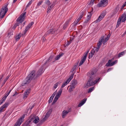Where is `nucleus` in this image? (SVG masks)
Masks as SVG:
<instances>
[{
	"mask_svg": "<svg viewBox=\"0 0 126 126\" xmlns=\"http://www.w3.org/2000/svg\"><path fill=\"white\" fill-rule=\"evenodd\" d=\"M119 9V8L118 7H116L114 10V14L116 13L118 10Z\"/></svg>",
	"mask_w": 126,
	"mask_h": 126,
	"instance_id": "41",
	"label": "nucleus"
},
{
	"mask_svg": "<svg viewBox=\"0 0 126 126\" xmlns=\"http://www.w3.org/2000/svg\"><path fill=\"white\" fill-rule=\"evenodd\" d=\"M70 20V19H69L65 22V24H64L63 28L64 30H65L66 28L67 27V26L68 25V23Z\"/></svg>",
	"mask_w": 126,
	"mask_h": 126,
	"instance_id": "29",
	"label": "nucleus"
},
{
	"mask_svg": "<svg viewBox=\"0 0 126 126\" xmlns=\"http://www.w3.org/2000/svg\"><path fill=\"white\" fill-rule=\"evenodd\" d=\"M9 76H8L6 79L4 80L2 84V86H3L5 84L6 81L9 79Z\"/></svg>",
	"mask_w": 126,
	"mask_h": 126,
	"instance_id": "36",
	"label": "nucleus"
},
{
	"mask_svg": "<svg viewBox=\"0 0 126 126\" xmlns=\"http://www.w3.org/2000/svg\"><path fill=\"white\" fill-rule=\"evenodd\" d=\"M54 6V5L52 4L50 6H49L47 9V13H49L50 11L52 9Z\"/></svg>",
	"mask_w": 126,
	"mask_h": 126,
	"instance_id": "26",
	"label": "nucleus"
},
{
	"mask_svg": "<svg viewBox=\"0 0 126 126\" xmlns=\"http://www.w3.org/2000/svg\"><path fill=\"white\" fill-rule=\"evenodd\" d=\"M52 110L51 109H50L48 111L46 115L44 118L43 120L44 121H45L49 117L52 112Z\"/></svg>",
	"mask_w": 126,
	"mask_h": 126,
	"instance_id": "18",
	"label": "nucleus"
},
{
	"mask_svg": "<svg viewBox=\"0 0 126 126\" xmlns=\"http://www.w3.org/2000/svg\"><path fill=\"white\" fill-rule=\"evenodd\" d=\"M53 58V56H50L49 57L47 61L48 62H50V61Z\"/></svg>",
	"mask_w": 126,
	"mask_h": 126,
	"instance_id": "45",
	"label": "nucleus"
},
{
	"mask_svg": "<svg viewBox=\"0 0 126 126\" xmlns=\"http://www.w3.org/2000/svg\"><path fill=\"white\" fill-rule=\"evenodd\" d=\"M34 106V105H32V107H31V108H30V109L31 110L32 109V108Z\"/></svg>",
	"mask_w": 126,
	"mask_h": 126,
	"instance_id": "64",
	"label": "nucleus"
},
{
	"mask_svg": "<svg viewBox=\"0 0 126 126\" xmlns=\"http://www.w3.org/2000/svg\"><path fill=\"white\" fill-rule=\"evenodd\" d=\"M86 99H84L82 100L80 103L78 104V106L79 107H80L83 105L86 102Z\"/></svg>",
	"mask_w": 126,
	"mask_h": 126,
	"instance_id": "23",
	"label": "nucleus"
},
{
	"mask_svg": "<svg viewBox=\"0 0 126 126\" xmlns=\"http://www.w3.org/2000/svg\"><path fill=\"white\" fill-rule=\"evenodd\" d=\"M77 81L76 80L74 79L71 81V85L75 87V86L77 84Z\"/></svg>",
	"mask_w": 126,
	"mask_h": 126,
	"instance_id": "30",
	"label": "nucleus"
},
{
	"mask_svg": "<svg viewBox=\"0 0 126 126\" xmlns=\"http://www.w3.org/2000/svg\"><path fill=\"white\" fill-rule=\"evenodd\" d=\"M107 0H101L100 2L97 4V6L99 7H104L107 5Z\"/></svg>",
	"mask_w": 126,
	"mask_h": 126,
	"instance_id": "8",
	"label": "nucleus"
},
{
	"mask_svg": "<svg viewBox=\"0 0 126 126\" xmlns=\"http://www.w3.org/2000/svg\"><path fill=\"white\" fill-rule=\"evenodd\" d=\"M33 120V123H37L39 121V118L37 116L35 117H32L28 121H27L29 124L31 121Z\"/></svg>",
	"mask_w": 126,
	"mask_h": 126,
	"instance_id": "11",
	"label": "nucleus"
},
{
	"mask_svg": "<svg viewBox=\"0 0 126 126\" xmlns=\"http://www.w3.org/2000/svg\"><path fill=\"white\" fill-rule=\"evenodd\" d=\"M27 32V31H26V30H25V31H24V32L22 34V35L23 36H25V35Z\"/></svg>",
	"mask_w": 126,
	"mask_h": 126,
	"instance_id": "55",
	"label": "nucleus"
},
{
	"mask_svg": "<svg viewBox=\"0 0 126 126\" xmlns=\"http://www.w3.org/2000/svg\"><path fill=\"white\" fill-rule=\"evenodd\" d=\"M34 24V23L33 22H32L28 24V26L26 27V28L25 29V30H26V31H28L29 29L31 27V26L32 25Z\"/></svg>",
	"mask_w": 126,
	"mask_h": 126,
	"instance_id": "27",
	"label": "nucleus"
},
{
	"mask_svg": "<svg viewBox=\"0 0 126 126\" xmlns=\"http://www.w3.org/2000/svg\"><path fill=\"white\" fill-rule=\"evenodd\" d=\"M103 37L100 39V40L97 43V47H94V48H93L91 52V53L94 54L95 51L97 52L98 51L101 45V42L103 39Z\"/></svg>",
	"mask_w": 126,
	"mask_h": 126,
	"instance_id": "3",
	"label": "nucleus"
},
{
	"mask_svg": "<svg viewBox=\"0 0 126 126\" xmlns=\"http://www.w3.org/2000/svg\"><path fill=\"white\" fill-rule=\"evenodd\" d=\"M64 54L63 53H60L59 55L57 56L55 58V61L58 60Z\"/></svg>",
	"mask_w": 126,
	"mask_h": 126,
	"instance_id": "25",
	"label": "nucleus"
},
{
	"mask_svg": "<svg viewBox=\"0 0 126 126\" xmlns=\"http://www.w3.org/2000/svg\"><path fill=\"white\" fill-rule=\"evenodd\" d=\"M79 16V17L78 18V19L80 20L82 18V17Z\"/></svg>",
	"mask_w": 126,
	"mask_h": 126,
	"instance_id": "60",
	"label": "nucleus"
},
{
	"mask_svg": "<svg viewBox=\"0 0 126 126\" xmlns=\"http://www.w3.org/2000/svg\"><path fill=\"white\" fill-rule=\"evenodd\" d=\"M25 114H23L16 123L14 126H20L24 120Z\"/></svg>",
	"mask_w": 126,
	"mask_h": 126,
	"instance_id": "4",
	"label": "nucleus"
},
{
	"mask_svg": "<svg viewBox=\"0 0 126 126\" xmlns=\"http://www.w3.org/2000/svg\"><path fill=\"white\" fill-rule=\"evenodd\" d=\"M6 98L4 96L2 99V101H3V102H4V101H5V100L6 99Z\"/></svg>",
	"mask_w": 126,
	"mask_h": 126,
	"instance_id": "53",
	"label": "nucleus"
},
{
	"mask_svg": "<svg viewBox=\"0 0 126 126\" xmlns=\"http://www.w3.org/2000/svg\"><path fill=\"white\" fill-rule=\"evenodd\" d=\"M52 110L51 109H50L48 111L46 115L44 118L43 120L44 121H45L49 117L52 112Z\"/></svg>",
	"mask_w": 126,
	"mask_h": 126,
	"instance_id": "16",
	"label": "nucleus"
},
{
	"mask_svg": "<svg viewBox=\"0 0 126 126\" xmlns=\"http://www.w3.org/2000/svg\"><path fill=\"white\" fill-rule=\"evenodd\" d=\"M96 0H92L90 2L88 3V4L89 5H92L94 3V2H95V3L96 2Z\"/></svg>",
	"mask_w": 126,
	"mask_h": 126,
	"instance_id": "34",
	"label": "nucleus"
},
{
	"mask_svg": "<svg viewBox=\"0 0 126 126\" xmlns=\"http://www.w3.org/2000/svg\"><path fill=\"white\" fill-rule=\"evenodd\" d=\"M71 111V109L70 108L68 110H63L62 113V116L63 118H64L66 115L68 113L70 112Z\"/></svg>",
	"mask_w": 126,
	"mask_h": 126,
	"instance_id": "13",
	"label": "nucleus"
},
{
	"mask_svg": "<svg viewBox=\"0 0 126 126\" xmlns=\"http://www.w3.org/2000/svg\"><path fill=\"white\" fill-rule=\"evenodd\" d=\"M60 95H61L57 93L54 98L53 101L52 102V104H53L56 102V101H57L58 98L60 96Z\"/></svg>",
	"mask_w": 126,
	"mask_h": 126,
	"instance_id": "21",
	"label": "nucleus"
},
{
	"mask_svg": "<svg viewBox=\"0 0 126 126\" xmlns=\"http://www.w3.org/2000/svg\"><path fill=\"white\" fill-rule=\"evenodd\" d=\"M69 87V88L68 91L69 92H71L75 88V87L71 85L68 86L67 89Z\"/></svg>",
	"mask_w": 126,
	"mask_h": 126,
	"instance_id": "28",
	"label": "nucleus"
},
{
	"mask_svg": "<svg viewBox=\"0 0 126 126\" xmlns=\"http://www.w3.org/2000/svg\"><path fill=\"white\" fill-rule=\"evenodd\" d=\"M70 43H69V42H68L67 44H66V45L67 46L69 45L70 44Z\"/></svg>",
	"mask_w": 126,
	"mask_h": 126,
	"instance_id": "62",
	"label": "nucleus"
},
{
	"mask_svg": "<svg viewBox=\"0 0 126 126\" xmlns=\"http://www.w3.org/2000/svg\"><path fill=\"white\" fill-rule=\"evenodd\" d=\"M26 14V12L22 13L19 17L17 19L16 21L18 22H19L20 23H22L23 21V17Z\"/></svg>",
	"mask_w": 126,
	"mask_h": 126,
	"instance_id": "12",
	"label": "nucleus"
},
{
	"mask_svg": "<svg viewBox=\"0 0 126 126\" xmlns=\"http://www.w3.org/2000/svg\"><path fill=\"white\" fill-rule=\"evenodd\" d=\"M74 74V73H73L72 74L71 76L69 77V78L65 82H63L61 86V88L64 87L65 86L69 83L73 78Z\"/></svg>",
	"mask_w": 126,
	"mask_h": 126,
	"instance_id": "6",
	"label": "nucleus"
},
{
	"mask_svg": "<svg viewBox=\"0 0 126 126\" xmlns=\"http://www.w3.org/2000/svg\"><path fill=\"white\" fill-rule=\"evenodd\" d=\"M43 2V1H39L38 4H37V5L38 6H39L40 5H41L42 4V3Z\"/></svg>",
	"mask_w": 126,
	"mask_h": 126,
	"instance_id": "51",
	"label": "nucleus"
},
{
	"mask_svg": "<svg viewBox=\"0 0 126 126\" xmlns=\"http://www.w3.org/2000/svg\"><path fill=\"white\" fill-rule=\"evenodd\" d=\"M126 52V51H123L119 53L118 55V57H120L123 56Z\"/></svg>",
	"mask_w": 126,
	"mask_h": 126,
	"instance_id": "32",
	"label": "nucleus"
},
{
	"mask_svg": "<svg viewBox=\"0 0 126 126\" xmlns=\"http://www.w3.org/2000/svg\"><path fill=\"white\" fill-rule=\"evenodd\" d=\"M106 14V12L105 11L103 12L101 14L100 16L98 17V18L94 21V22L96 23L100 21L104 17Z\"/></svg>",
	"mask_w": 126,
	"mask_h": 126,
	"instance_id": "7",
	"label": "nucleus"
},
{
	"mask_svg": "<svg viewBox=\"0 0 126 126\" xmlns=\"http://www.w3.org/2000/svg\"><path fill=\"white\" fill-rule=\"evenodd\" d=\"M57 91H56L55 92L52 94V95L50 97H51V98H53L54 96L56 94V92Z\"/></svg>",
	"mask_w": 126,
	"mask_h": 126,
	"instance_id": "49",
	"label": "nucleus"
},
{
	"mask_svg": "<svg viewBox=\"0 0 126 126\" xmlns=\"http://www.w3.org/2000/svg\"><path fill=\"white\" fill-rule=\"evenodd\" d=\"M92 15V14L90 13L87 16V19L84 22L87 23L90 19Z\"/></svg>",
	"mask_w": 126,
	"mask_h": 126,
	"instance_id": "31",
	"label": "nucleus"
},
{
	"mask_svg": "<svg viewBox=\"0 0 126 126\" xmlns=\"http://www.w3.org/2000/svg\"><path fill=\"white\" fill-rule=\"evenodd\" d=\"M112 59L109 60L107 63L106 64V66L107 67L111 66L116 64L117 62V60H115L112 62Z\"/></svg>",
	"mask_w": 126,
	"mask_h": 126,
	"instance_id": "9",
	"label": "nucleus"
},
{
	"mask_svg": "<svg viewBox=\"0 0 126 126\" xmlns=\"http://www.w3.org/2000/svg\"><path fill=\"white\" fill-rule=\"evenodd\" d=\"M43 67H41L36 73L35 71L33 70L32 71L30 74L28 75L32 79H35L38 77V76L41 75L43 73Z\"/></svg>",
	"mask_w": 126,
	"mask_h": 126,
	"instance_id": "2",
	"label": "nucleus"
},
{
	"mask_svg": "<svg viewBox=\"0 0 126 126\" xmlns=\"http://www.w3.org/2000/svg\"><path fill=\"white\" fill-rule=\"evenodd\" d=\"M97 71L96 69L94 68L91 72L88 73L89 79L85 85L86 87L88 88L94 85L99 80L100 78L97 76Z\"/></svg>",
	"mask_w": 126,
	"mask_h": 126,
	"instance_id": "1",
	"label": "nucleus"
},
{
	"mask_svg": "<svg viewBox=\"0 0 126 126\" xmlns=\"http://www.w3.org/2000/svg\"><path fill=\"white\" fill-rule=\"evenodd\" d=\"M19 23H20L19 22H17L15 23L13 27V29H15L17 26L19 25Z\"/></svg>",
	"mask_w": 126,
	"mask_h": 126,
	"instance_id": "38",
	"label": "nucleus"
},
{
	"mask_svg": "<svg viewBox=\"0 0 126 126\" xmlns=\"http://www.w3.org/2000/svg\"><path fill=\"white\" fill-rule=\"evenodd\" d=\"M121 20H122L121 19L119 18L118 19L117 21V24L116 25V27H119L121 23Z\"/></svg>",
	"mask_w": 126,
	"mask_h": 126,
	"instance_id": "33",
	"label": "nucleus"
},
{
	"mask_svg": "<svg viewBox=\"0 0 126 126\" xmlns=\"http://www.w3.org/2000/svg\"><path fill=\"white\" fill-rule=\"evenodd\" d=\"M32 80V79L28 75L25 79L24 82L22 83V85L23 86L26 85L29 83Z\"/></svg>",
	"mask_w": 126,
	"mask_h": 126,
	"instance_id": "10",
	"label": "nucleus"
},
{
	"mask_svg": "<svg viewBox=\"0 0 126 126\" xmlns=\"http://www.w3.org/2000/svg\"><path fill=\"white\" fill-rule=\"evenodd\" d=\"M110 36V35L109 34L106 37H107V38L108 39H109V38Z\"/></svg>",
	"mask_w": 126,
	"mask_h": 126,
	"instance_id": "61",
	"label": "nucleus"
},
{
	"mask_svg": "<svg viewBox=\"0 0 126 126\" xmlns=\"http://www.w3.org/2000/svg\"><path fill=\"white\" fill-rule=\"evenodd\" d=\"M52 110L51 109H50L48 111L46 115L44 118L43 120L44 121H45L49 117L52 112Z\"/></svg>",
	"mask_w": 126,
	"mask_h": 126,
	"instance_id": "17",
	"label": "nucleus"
},
{
	"mask_svg": "<svg viewBox=\"0 0 126 126\" xmlns=\"http://www.w3.org/2000/svg\"><path fill=\"white\" fill-rule=\"evenodd\" d=\"M76 65L74 66L71 70V72H73L74 70L76 69Z\"/></svg>",
	"mask_w": 126,
	"mask_h": 126,
	"instance_id": "48",
	"label": "nucleus"
},
{
	"mask_svg": "<svg viewBox=\"0 0 126 126\" xmlns=\"http://www.w3.org/2000/svg\"><path fill=\"white\" fill-rule=\"evenodd\" d=\"M52 110L51 109H50L48 111L46 115L44 118L43 120L44 121H45L49 117L52 112Z\"/></svg>",
	"mask_w": 126,
	"mask_h": 126,
	"instance_id": "19",
	"label": "nucleus"
},
{
	"mask_svg": "<svg viewBox=\"0 0 126 126\" xmlns=\"http://www.w3.org/2000/svg\"><path fill=\"white\" fill-rule=\"evenodd\" d=\"M27 32V31H26V30H25V31H24V32L22 34V35L23 36H25V35Z\"/></svg>",
	"mask_w": 126,
	"mask_h": 126,
	"instance_id": "54",
	"label": "nucleus"
},
{
	"mask_svg": "<svg viewBox=\"0 0 126 126\" xmlns=\"http://www.w3.org/2000/svg\"><path fill=\"white\" fill-rule=\"evenodd\" d=\"M94 54H92L91 53H89V59L91 58L93 56V55Z\"/></svg>",
	"mask_w": 126,
	"mask_h": 126,
	"instance_id": "47",
	"label": "nucleus"
},
{
	"mask_svg": "<svg viewBox=\"0 0 126 126\" xmlns=\"http://www.w3.org/2000/svg\"><path fill=\"white\" fill-rule=\"evenodd\" d=\"M12 90L11 89V90H10L9 92H8V93H8V94H9L11 92V91H12Z\"/></svg>",
	"mask_w": 126,
	"mask_h": 126,
	"instance_id": "63",
	"label": "nucleus"
},
{
	"mask_svg": "<svg viewBox=\"0 0 126 126\" xmlns=\"http://www.w3.org/2000/svg\"><path fill=\"white\" fill-rule=\"evenodd\" d=\"M32 1H30L29 3H28V4L27 5L26 8V9H27V8L32 3Z\"/></svg>",
	"mask_w": 126,
	"mask_h": 126,
	"instance_id": "42",
	"label": "nucleus"
},
{
	"mask_svg": "<svg viewBox=\"0 0 126 126\" xmlns=\"http://www.w3.org/2000/svg\"><path fill=\"white\" fill-rule=\"evenodd\" d=\"M122 20L123 22H124L126 20V12L123 14L122 16L119 17Z\"/></svg>",
	"mask_w": 126,
	"mask_h": 126,
	"instance_id": "22",
	"label": "nucleus"
},
{
	"mask_svg": "<svg viewBox=\"0 0 126 126\" xmlns=\"http://www.w3.org/2000/svg\"><path fill=\"white\" fill-rule=\"evenodd\" d=\"M79 20L78 19L76 20H75L74 23H73V25L74 26H75L77 25V24H78V23L79 22Z\"/></svg>",
	"mask_w": 126,
	"mask_h": 126,
	"instance_id": "35",
	"label": "nucleus"
},
{
	"mask_svg": "<svg viewBox=\"0 0 126 126\" xmlns=\"http://www.w3.org/2000/svg\"><path fill=\"white\" fill-rule=\"evenodd\" d=\"M89 52V50H88L87 52L84 53V55L82 57L81 59L79 64V66L81 65L85 62V61L86 60L87 57Z\"/></svg>",
	"mask_w": 126,
	"mask_h": 126,
	"instance_id": "5",
	"label": "nucleus"
},
{
	"mask_svg": "<svg viewBox=\"0 0 126 126\" xmlns=\"http://www.w3.org/2000/svg\"><path fill=\"white\" fill-rule=\"evenodd\" d=\"M113 69L112 68H111L108 69L107 70V72H108L111 71Z\"/></svg>",
	"mask_w": 126,
	"mask_h": 126,
	"instance_id": "57",
	"label": "nucleus"
},
{
	"mask_svg": "<svg viewBox=\"0 0 126 126\" xmlns=\"http://www.w3.org/2000/svg\"><path fill=\"white\" fill-rule=\"evenodd\" d=\"M126 1L122 7L123 8L126 6Z\"/></svg>",
	"mask_w": 126,
	"mask_h": 126,
	"instance_id": "59",
	"label": "nucleus"
},
{
	"mask_svg": "<svg viewBox=\"0 0 126 126\" xmlns=\"http://www.w3.org/2000/svg\"><path fill=\"white\" fill-rule=\"evenodd\" d=\"M30 89H28L24 93L23 97V98L24 99H26L27 98L30 93Z\"/></svg>",
	"mask_w": 126,
	"mask_h": 126,
	"instance_id": "15",
	"label": "nucleus"
},
{
	"mask_svg": "<svg viewBox=\"0 0 126 126\" xmlns=\"http://www.w3.org/2000/svg\"><path fill=\"white\" fill-rule=\"evenodd\" d=\"M27 32V31H26V30H25V31H24V32L22 34V35L23 36H25V35Z\"/></svg>",
	"mask_w": 126,
	"mask_h": 126,
	"instance_id": "56",
	"label": "nucleus"
},
{
	"mask_svg": "<svg viewBox=\"0 0 126 126\" xmlns=\"http://www.w3.org/2000/svg\"><path fill=\"white\" fill-rule=\"evenodd\" d=\"M9 103L8 102H6L0 108V113L4 110V109L7 108L9 105Z\"/></svg>",
	"mask_w": 126,
	"mask_h": 126,
	"instance_id": "14",
	"label": "nucleus"
},
{
	"mask_svg": "<svg viewBox=\"0 0 126 126\" xmlns=\"http://www.w3.org/2000/svg\"><path fill=\"white\" fill-rule=\"evenodd\" d=\"M45 3L48 5H49L51 4L49 0H45Z\"/></svg>",
	"mask_w": 126,
	"mask_h": 126,
	"instance_id": "39",
	"label": "nucleus"
},
{
	"mask_svg": "<svg viewBox=\"0 0 126 126\" xmlns=\"http://www.w3.org/2000/svg\"><path fill=\"white\" fill-rule=\"evenodd\" d=\"M59 84V82H57L55 84L54 86V88L55 89L57 87L58 85Z\"/></svg>",
	"mask_w": 126,
	"mask_h": 126,
	"instance_id": "46",
	"label": "nucleus"
},
{
	"mask_svg": "<svg viewBox=\"0 0 126 126\" xmlns=\"http://www.w3.org/2000/svg\"><path fill=\"white\" fill-rule=\"evenodd\" d=\"M55 31V30L53 29H50L47 32L45 36L49 34H53L54 33Z\"/></svg>",
	"mask_w": 126,
	"mask_h": 126,
	"instance_id": "20",
	"label": "nucleus"
},
{
	"mask_svg": "<svg viewBox=\"0 0 126 126\" xmlns=\"http://www.w3.org/2000/svg\"><path fill=\"white\" fill-rule=\"evenodd\" d=\"M9 94H8V93H6L5 94V95L4 96V97H5L6 98H7V96H8V95H9Z\"/></svg>",
	"mask_w": 126,
	"mask_h": 126,
	"instance_id": "58",
	"label": "nucleus"
},
{
	"mask_svg": "<svg viewBox=\"0 0 126 126\" xmlns=\"http://www.w3.org/2000/svg\"><path fill=\"white\" fill-rule=\"evenodd\" d=\"M21 35H20V34L18 35H17V36H16V41H18L19 39L21 37Z\"/></svg>",
	"mask_w": 126,
	"mask_h": 126,
	"instance_id": "40",
	"label": "nucleus"
},
{
	"mask_svg": "<svg viewBox=\"0 0 126 126\" xmlns=\"http://www.w3.org/2000/svg\"><path fill=\"white\" fill-rule=\"evenodd\" d=\"M53 99V98H51V97L50 98L49 100H48V103H51L52 101V100Z\"/></svg>",
	"mask_w": 126,
	"mask_h": 126,
	"instance_id": "50",
	"label": "nucleus"
},
{
	"mask_svg": "<svg viewBox=\"0 0 126 126\" xmlns=\"http://www.w3.org/2000/svg\"><path fill=\"white\" fill-rule=\"evenodd\" d=\"M62 91H63V89L62 88H61L57 93L59 94L60 95H61V94H62Z\"/></svg>",
	"mask_w": 126,
	"mask_h": 126,
	"instance_id": "44",
	"label": "nucleus"
},
{
	"mask_svg": "<svg viewBox=\"0 0 126 126\" xmlns=\"http://www.w3.org/2000/svg\"><path fill=\"white\" fill-rule=\"evenodd\" d=\"M94 89V87H93L90 88L88 91V93H89L91 92Z\"/></svg>",
	"mask_w": 126,
	"mask_h": 126,
	"instance_id": "37",
	"label": "nucleus"
},
{
	"mask_svg": "<svg viewBox=\"0 0 126 126\" xmlns=\"http://www.w3.org/2000/svg\"><path fill=\"white\" fill-rule=\"evenodd\" d=\"M84 15V12L83 11H81L80 12L79 14V16L82 17Z\"/></svg>",
	"mask_w": 126,
	"mask_h": 126,
	"instance_id": "43",
	"label": "nucleus"
},
{
	"mask_svg": "<svg viewBox=\"0 0 126 126\" xmlns=\"http://www.w3.org/2000/svg\"><path fill=\"white\" fill-rule=\"evenodd\" d=\"M25 126H30V125H29V123L27 122H26L25 124Z\"/></svg>",
	"mask_w": 126,
	"mask_h": 126,
	"instance_id": "52",
	"label": "nucleus"
},
{
	"mask_svg": "<svg viewBox=\"0 0 126 126\" xmlns=\"http://www.w3.org/2000/svg\"><path fill=\"white\" fill-rule=\"evenodd\" d=\"M104 38L102 40V41L101 42V44H102V42H103V44L104 45L106 43L107 41L109 39L107 38V37L105 38V36L104 35L102 36L101 38L99 39V41L100 40V39L102 38Z\"/></svg>",
	"mask_w": 126,
	"mask_h": 126,
	"instance_id": "24",
	"label": "nucleus"
}]
</instances>
